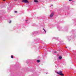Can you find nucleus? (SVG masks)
<instances>
[{
  "instance_id": "obj_1",
  "label": "nucleus",
  "mask_w": 76,
  "mask_h": 76,
  "mask_svg": "<svg viewBox=\"0 0 76 76\" xmlns=\"http://www.w3.org/2000/svg\"><path fill=\"white\" fill-rule=\"evenodd\" d=\"M55 72L56 73H57V74H58V75H59L61 76H64V74H63V73H62V71H59V72Z\"/></svg>"
},
{
  "instance_id": "obj_4",
  "label": "nucleus",
  "mask_w": 76,
  "mask_h": 76,
  "mask_svg": "<svg viewBox=\"0 0 76 76\" xmlns=\"http://www.w3.org/2000/svg\"><path fill=\"white\" fill-rule=\"evenodd\" d=\"M34 1L35 3H38V1L37 0H34Z\"/></svg>"
},
{
  "instance_id": "obj_12",
  "label": "nucleus",
  "mask_w": 76,
  "mask_h": 76,
  "mask_svg": "<svg viewBox=\"0 0 76 76\" xmlns=\"http://www.w3.org/2000/svg\"><path fill=\"white\" fill-rule=\"evenodd\" d=\"M6 0H3V1H5Z\"/></svg>"
},
{
  "instance_id": "obj_10",
  "label": "nucleus",
  "mask_w": 76,
  "mask_h": 76,
  "mask_svg": "<svg viewBox=\"0 0 76 76\" xmlns=\"http://www.w3.org/2000/svg\"><path fill=\"white\" fill-rule=\"evenodd\" d=\"M17 0H14V1H16Z\"/></svg>"
},
{
  "instance_id": "obj_2",
  "label": "nucleus",
  "mask_w": 76,
  "mask_h": 76,
  "mask_svg": "<svg viewBox=\"0 0 76 76\" xmlns=\"http://www.w3.org/2000/svg\"><path fill=\"white\" fill-rule=\"evenodd\" d=\"M22 2L23 3H29V1L28 0H23L22 1Z\"/></svg>"
},
{
  "instance_id": "obj_14",
  "label": "nucleus",
  "mask_w": 76,
  "mask_h": 76,
  "mask_svg": "<svg viewBox=\"0 0 76 76\" xmlns=\"http://www.w3.org/2000/svg\"><path fill=\"white\" fill-rule=\"evenodd\" d=\"M72 0H69V1H71Z\"/></svg>"
},
{
  "instance_id": "obj_15",
  "label": "nucleus",
  "mask_w": 76,
  "mask_h": 76,
  "mask_svg": "<svg viewBox=\"0 0 76 76\" xmlns=\"http://www.w3.org/2000/svg\"><path fill=\"white\" fill-rule=\"evenodd\" d=\"M51 6H53V5H52Z\"/></svg>"
},
{
  "instance_id": "obj_5",
  "label": "nucleus",
  "mask_w": 76,
  "mask_h": 76,
  "mask_svg": "<svg viewBox=\"0 0 76 76\" xmlns=\"http://www.w3.org/2000/svg\"><path fill=\"white\" fill-rule=\"evenodd\" d=\"M59 59H61V58H62V57L60 56L59 57Z\"/></svg>"
},
{
  "instance_id": "obj_17",
  "label": "nucleus",
  "mask_w": 76,
  "mask_h": 76,
  "mask_svg": "<svg viewBox=\"0 0 76 76\" xmlns=\"http://www.w3.org/2000/svg\"><path fill=\"white\" fill-rule=\"evenodd\" d=\"M66 48H67V47H66Z\"/></svg>"
},
{
  "instance_id": "obj_9",
  "label": "nucleus",
  "mask_w": 76,
  "mask_h": 76,
  "mask_svg": "<svg viewBox=\"0 0 76 76\" xmlns=\"http://www.w3.org/2000/svg\"><path fill=\"white\" fill-rule=\"evenodd\" d=\"M11 22H12V21H10L9 22L10 23Z\"/></svg>"
},
{
  "instance_id": "obj_13",
  "label": "nucleus",
  "mask_w": 76,
  "mask_h": 76,
  "mask_svg": "<svg viewBox=\"0 0 76 76\" xmlns=\"http://www.w3.org/2000/svg\"><path fill=\"white\" fill-rule=\"evenodd\" d=\"M50 0V1H51V0Z\"/></svg>"
},
{
  "instance_id": "obj_6",
  "label": "nucleus",
  "mask_w": 76,
  "mask_h": 76,
  "mask_svg": "<svg viewBox=\"0 0 76 76\" xmlns=\"http://www.w3.org/2000/svg\"><path fill=\"white\" fill-rule=\"evenodd\" d=\"M43 29L44 30V31H45V33H46V31H45V29H44V28H43Z\"/></svg>"
},
{
  "instance_id": "obj_11",
  "label": "nucleus",
  "mask_w": 76,
  "mask_h": 76,
  "mask_svg": "<svg viewBox=\"0 0 76 76\" xmlns=\"http://www.w3.org/2000/svg\"><path fill=\"white\" fill-rule=\"evenodd\" d=\"M15 13H17V11H15Z\"/></svg>"
},
{
  "instance_id": "obj_8",
  "label": "nucleus",
  "mask_w": 76,
  "mask_h": 76,
  "mask_svg": "<svg viewBox=\"0 0 76 76\" xmlns=\"http://www.w3.org/2000/svg\"><path fill=\"white\" fill-rule=\"evenodd\" d=\"M11 58H13V56H11Z\"/></svg>"
},
{
  "instance_id": "obj_3",
  "label": "nucleus",
  "mask_w": 76,
  "mask_h": 76,
  "mask_svg": "<svg viewBox=\"0 0 76 76\" xmlns=\"http://www.w3.org/2000/svg\"><path fill=\"white\" fill-rule=\"evenodd\" d=\"M53 15H54V13H51V14L50 15V18H52L53 16Z\"/></svg>"
},
{
  "instance_id": "obj_7",
  "label": "nucleus",
  "mask_w": 76,
  "mask_h": 76,
  "mask_svg": "<svg viewBox=\"0 0 76 76\" xmlns=\"http://www.w3.org/2000/svg\"><path fill=\"white\" fill-rule=\"evenodd\" d=\"M40 61L39 60H37V62H38V63H39Z\"/></svg>"
},
{
  "instance_id": "obj_16",
  "label": "nucleus",
  "mask_w": 76,
  "mask_h": 76,
  "mask_svg": "<svg viewBox=\"0 0 76 76\" xmlns=\"http://www.w3.org/2000/svg\"><path fill=\"white\" fill-rule=\"evenodd\" d=\"M27 21V20H26V21Z\"/></svg>"
}]
</instances>
